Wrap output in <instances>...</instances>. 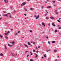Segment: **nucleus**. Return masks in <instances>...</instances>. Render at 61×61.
<instances>
[{
  "label": "nucleus",
  "instance_id": "f257e3e1",
  "mask_svg": "<svg viewBox=\"0 0 61 61\" xmlns=\"http://www.w3.org/2000/svg\"><path fill=\"white\" fill-rule=\"evenodd\" d=\"M34 16L35 17H36V19H37L39 17V15H38L37 16V15H34Z\"/></svg>",
  "mask_w": 61,
  "mask_h": 61
},
{
  "label": "nucleus",
  "instance_id": "f03ea898",
  "mask_svg": "<svg viewBox=\"0 0 61 61\" xmlns=\"http://www.w3.org/2000/svg\"><path fill=\"white\" fill-rule=\"evenodd\" d=\"M7 15H9V17L10 18H12V17H11V14L10 13H8L7 14Z\"/></svg>",
  "mask_w": 61,
  "mask_h": 61
},
{
  "label": "nucleus",
  "instance_id": "7ed1b4c3",
  "mask_svg": "<svg viewBox=\"0 0 61 61\" xmlns=\"http://www.w3.org/2000/svg\"><path fill=\"white\" fill-rule=\"evenodd\" d=\"M25 2L23 3L21 5V6L22 5H25Z\"/></svg>",
  "mask_w": 61,
  "mask_h": 61
},
{
  "label": "nucleus",
  "instance_id": "20e7f679",
  "mask_svg": "<svg viewBox=\"0 0 61 61\" xmlns=\"http://www.w3.org/2000/svg\"><path fill=\"white\" fill-rule=\"evenodd\" d=\"M42 25H43L44 27L45 26V23H44V22H42Z\"/></svg>",
  "mask_w": 61,
  "mask_h": 61
},
{
  "label": "nucleus",
  "instance_id": "39448f33",
  "mask_svg": "<svg viewBox=\"0 0 61 61\" xmlns=\"http://www.w3.org/2000/svg\"><path fill=\"white\" fill-rule=\"evenodd\" d=\"M4 1L6 3H8V0H4Z\"/></svg>",
  "mask_w": 61,
  "mask_h": 61
},
{
  "label": "nucleus",
  "instance_id": "423d86ee",
  "mask_svg": "<svg viewBox=\"0 0 61 61\" xmlns=\"http://www.w3.org/2000/svg\"><path fill=\"white\" fill-rule=\"evenodd\" d=\"M52 25L53 26H56V25L53 23H52Z\"/></svg>",
  "mask_w": 61,
  "mask_h": 61
},
{
  "label": "nucleus",
  "instance_id": "0eeeda50",
  "mask_svg": "<svg viewBox=\"0 0 61 61\" xmlns=\"http://www.w3.org/2000/svg\"><path fill=\"white\" fill-rule=\"evenodd\" d=\"M3 16H7V17H8V16L7 15V14H4V15H3Z\"/></svg>",
  "mask_w": 61,
  "mask_h": 61
},
{
  "label": "nucleus",
  "instance_id": "6e6552de",
  "mask_svg": "<svg viewBox=\"0 0 61 61\" xmlns=\"http://www.w3.org/2000/svg\"><path fill=\"white\" fill-rule=\"evenodd\" d=\"M57 11V10H55V12H56V14H58V12H56Z\"/></svg>",
  "mask_w": 61,
  "mask_h": 61
},
{
  "label": "nucleus",
  "instance_id": "1a4fd4ad",
  "mask_svg": "<svg viewBox=\"0 0 61 61\" xmlns=\"http://www.w3.org/2000/svg\"><path fill=\"white\" fill-rule=\"evenodd\" d=\"M10 43L12 44H15V41L11 42Z\"/></svg>",
  "mask_w": 61,
  "mask_h": 61
},
{
  "label": "nucleus",
  "instance_id": "9d476101",
  "mask_svg": "<svg viewBox=\"0 0 61 61\" xmlns=\"http://www.w3.org/2000/svg\"><path fill=\"white\" fill-rule=\"evenodd\" d=\"M50 18L51 19H54V18L52 17H51Z\"/></svg>",
  "mask_w": 61,
  "mask_h": 61
},
{
  "label": "nucleus",
  "instance_id": "9b49d317",
  "mask_svg": "<svg viewBox=\"0 0 61 61\" xmlns=\"http://www.w3.org/2000/svg\"><path fill=\"white\" fill-rule=\"evenodd\" d=\"M12 56H15V54L14 53H11Z\"/></svg>",
  "mask_w": 61,
  "mask_h": 61
},
{
  "label": "nucleus",
  "instance_id": "f8f14e48",
  "mask_svg": "<svg viewBox=\"0 0 61 61\" xmlns=\"http://www.w3.org/2000/svg\"><path fill=\"white\" fill-rule=\"evenodd\" d=\"M8 46H9L11 47L12 46L14 45H10L9 44H8Z\"/></svg>",
  "mask_w": 61,
  "mask_h": 61
},
{
  "label": "nucleus",
  "instance_id": "ddd939ff",
  "mask_svg": "<svg viewBox=\"0 0 61 61\" xmlns=\"http://www.w3.org/2000/svg\"><path fill=\"white\" fill-rule=\"evenodd\" d=\"M4 46L5 47V49H7V47H6V45H4Z\"/></svg>",
  "mask_w": 61,
  "mask_h": 61
},
{
  "label": "nucleus",
  "instance_id": "4468645a",
  "mask_svg": "<svg viewBox=\"0 0 61 61\" xmlns=\"http://www.w3.org/2000/svg\"><path fill=\"white\" fill-rule=\"evenodd\" d=\"M24 46H25L27 48H28V46H27V45H26V44H24Z\"/></svg>",
  "mask_w": 61,
  "mask_h": 61
},
{
  "label": "nucleus",
  "instance_id": "2eb2a0df",
  "mask_svg": "<svg viewBox=\"0 0 61 61\" xmlns=\"http://www.w3.org/2000/svg\"><path fill=\"white\" fill-rule=\"evenodd\" d=\"M24 10L25 11H27V10L26 9V8H25L24 9Z\"/></svg>",
  "mask_w": 61,
  "mask_h": 61
},
{
  "label": "nucleus",
  "instance_id": "dca6fc26",
  "mask_svg": "<svg viewBox=\"0 0 61 61\" xmlns=\"http://www.w3.org/2000/svg\"><path fill=\"white\" fill-rule=\"evenodd\" d=\"M51 7L50 6H49L47 7V8H51Z\"/></svg>",
  "mask_w": 61,
  "mask_h": 61
},
{
  "label": "nucleus",
  "instance_id": "f3484780",
  "mask_svg": "<svg viewBox=\"0 0 61 61\" xmlns=\"http://www.w3.org/2000/svg\"><path fill=\"white\" fill-rule=\"evenodd\" d=\"M56 51H57L56 50H54V52H55V53H56Z\"/></svg>",
  "mask_w": 61,
  "mask_h": 61
},
{
  "label": "nucleus",
  "instance_id": "a211bd4d",
  "mask_svg": "<svg viewBox=\"0 0 61 61\" xmlns=\"http://www.w3.org/2000/svg\"><path fill=\"white\" fill-rule=\"evenodd\" d=\"M0 56H3V54L1 53L0 55Z\"/></svg>",
  "mask_w": 61,
  "mask_h": 61
},
{
  "label": "nucleus",
  "instance_id": "6ab92c4d",
  "mask_svg": "<svg viewBox=\"0 0 61 61\" xmlns=\"http://www.w3.org/2000/svg\"><path fill=\"white\" fill-rule=\"evenodd\" d=\"M52 43H55V41H53L52 42Z\"/></svg>",
  "mask_w": 61,
  "mask_h": 61
},
{
  "label": "nucleus",
  "instance_id": "aec40b11",
  "mask_svg": "<svg viewBox=\"0 0 61 61\" xmlns=\"http://www.w3.org/2000/svg\"><path fill=\"white\" fill-rule=\"evenodd\" d=\"M57 30H55V33H56V32H57Z\"/></svg>",
  "mask_w": 61,
  "mask_h": 61
},
{
  "label": "nucleus",
  "instance_id": "412c9836",
  "mask_svg": "<svg viewBox=\"0 0 61 61\" xmlns=\"http://www.w3.org/2000/svg\"><path fill=\"white\" fill-rule=\"evenodd\" d=\"M0 37L1 38H2V37H3V36H2L1 35H0Z\"/></svg>",
  "mask_w": 61,
  "mask_h": 61
},
{
  "label": "nucleus",
  "instance_id": "4be33fe9",
  "mask_svg": "<svg viewBox=\"0 0 61 61\" xmlns=\"http://www.w3.org/2000/svg\"><path fill=\"white\" fill-rule=\"evenodd\" d=\"M37 56H38V55H37L36 54L35 56V57H37Z\"/></svg>",
  "mask_w": 61,
  "mask_h": 61
},
{
  "label": "nucleus",
  "instance_id": "5701e85b",
  "mask_svg": "<svg viewBox=\"0 0 61 61\" xmlns=\"http://www.w3.org/2000/svg\"><path fill=\"white\" fill-rule=\"evenodd\" d=\"M48 60L49 61H50V58H48Z\"/></svg>",
  "mask_w": 61,
  "mask_h": 61
},
{
  "label": "nucleus",
  "instance_id": "b1692460",
  "mask_svg": "<svg viewBox=\"0 0 61 61\" xmlns=\"http://www.w3.org/2000/svg\"><path fill=\"white\" fill-rule=\"evenodd\" d=\"M10 8L11 9H13V7H11Z\"/></svg>",
  "mask_w": 61,
  "mask_h": 61
},
{
  "label": "nucleus",
  "instance_id": "393cba45",
  "mask_svg": "<svg viewBox=\"0 0 61 61\" xmlns=\"http://www.w3.org/2000/svg\"><path fill=\"white\" fill-rule=\"evenodd\" d=\"M5 38H6V39H7L8 38V37L7 36H5Z\"/></svg>",
  "mask_w": 61,
  "mask_h": 61
},
{
  "label": "nucleus",
  "instance_id": "a878e982",
  "mask_svg": "<svg viewBox=\"0 0 61 61\" xmlns=\"http://www.w3.org/2000/svg\"><path fill=\"white\" fill-rule=\"evenodd\" d=\"M28 44L29 45H30V43L29 42H28Z\"/></svg>",
  "mask_w": 61,
  "mask_h": 61
},
{
  "label": "nucleus",
  "instance_id": "bb28decb",
  "mask_svg": "<svg viewBox=\"0 0 61 61\" xmlns=\"http://www.w3.org/2000/svg\"><path fill=\"white\" fill-rule=\"evenodd\" d=\"M44 57H46V54H45L44 55Z\"/></svg>",
  "mask_w": 61,
  "mask_h": 61
},
{
  "label": "nucleus",
  "instance_id": "cd10ccee",
  "mask_svg": "<svg viewBox=\"0 0 61 61\" xmlns=\"http://www.w3.org/2000/svg\"><path fill=\"white\" fill-rule=\"evenodd\" d=\"M10 33V31H8V32H7V34H8V33Z\"/></svg>",
  "mask_w": 61,
  "mask_h": 61
},
{
  "label": "nucleus",
  "instance_id": "c85d7f7f",
  "mask_svg": "<svg viewBox=\"0 0 61 61\" xmlns=\"http://www.w3.org/2000/svg\"><path fill=\"white\" fill-rule=\"evenodd\" d=\"M52 3H56V1H52Z\"/></svg>",
  "mask_w": 61,
  "mask_h": 61
},
{
  "label": "nucleus",
  "instance_id": "c756f323",
  "mask_svg": "<svg viewBox=\"0 0 61 61\" xmlns=\"http://www.w3.org/2000/svg\"><path fill=\"white\" fill-rule=\"evenodd\" d=\"M5 36H6V35H7V33H5Z\"/></svg>",
  "mask_w": 61,
  "mask_h": 61
},
{
  "label": "nucleus",
  "instance_id": "7c9ffc66",
  "mask_svg": "<svg viewBox=\"0 0 61 61\" xmlns=\"http://www.w3.org/2000/svg\"><path fill=\"white\" fill-rule=\"evenodd\" d=\"M33 52H35V50H33Z\"/></svg>",
  "mask_w": 61,
  "mask_h": 61
},
{
  "label": "nucleus",
  "instance_id": "2f4dec72",
  "mask_svg": "<svg viewBox=\"0 0 61 61\" xmlns=\"http://www.w3.org/2000/svg\"><path fill=\"white\" fill-rule=\"evenodd\" d=\"M36 52V53H38V52H39V51H37Z\"/></svg>",
  "mask_w": 61,
  "mask_h": 61
},
{
  "label": "nucleus",
  "instance_id": "473e14b6",
  "mask_svg": "<svg viewBox=\"0 0 61 61\" xmlns=\"http://www.w3.org/2000/svg\"><path fill=\"white\" fill-rule=\"evenodd\" d=\"M48 25H49V26H50V24H48Z\"/></svg>",
  "mask_w": 61,
  "mask_h": 61
},
{
  "label": "nucleus",
  "instance_id": "72a5a7b5",
  "mask_svg": "<svg viewBox=\"0 0 61 61\" xmlns=\"http://www.w3.org/2000/svg\"><path fill=\"white\" fill-rule=\"evenodd\" d=\"M28 51H26L25 52V54H26V52H28Z\"/></svg>",
  "mask_w": 61,
  "mask_h": 61
},
{
  "label": "nucleus",
  "instance_id": "f704fd0d",
  "mask_svg": "<svg viewBox=\"0 0 61 61\" xmlns=\"http://www.w3.org/2000/svg\"><path fill=\"white\" fill-rule=\"evenodd\" d=\"M57 21H58V22H60V21L59 20H57Z\"/></svg>",
  "mask_w": 61,
  "mask_h": 61
},
{
  "label": "nucleus",
  "instance_id": "c9c22d12",
  "mask_svg": "<svg viewBox=\"0 0 61 61\" xmlns=\"http://www.w3.org/2000/svg\"><path fill=\"white\" fill-rule=\"evenodd\" d=\"M33 61L32 59H31L30 60V61Z\"/></svg>",
  "mask_w": 61,
  "mask_h": 61
},
{
  "label": "nucleus",
  "instance_id": "e433bc0d",
  "mask_svg": "<svg viewBox=\"0 0 61 61\" xmlns=\"http://www.w3.org/2000/svg\"><path fill=\"white\" fill-rule=\"evenodd\" d=\"M33 44H34V45L35 44V42H33Z\"/></svg>",
  "mask_w": 61,
  "mask_h": 61
},
{
  "label": "nucleus",
  "instance_id": "4c0bfd02",
  "mask_svg": "<svg viewBox=\"0 0 61 61\" xmlns=\"http://www.w3.org/2000/svg\"><path fill=\"white\" fill-rule=\"evenodd\" d=\"M30 10H33V9L32 8H30Z\"/></svg>",
  "mask_w": 61,
  "mask_h": 61
},
{
  "label": "nucleus",
  "instance_id": "58836bf2",
  "mask_svg": "<svg viewBox=\"0 0 61 61\" xmlns=\"http://www.w3.org/2000/svg\"><path fill=\"white\" fill-rule=\"evenodd\" d=\"M2 18H0V20H2Z\"/></svg>",
  "mask_w": 61,
  "mask_h": 61
},
{
  "label": "nucleus",
  "instance_id": "ea45409f",
  "mask_svg": "<svg viewBox=\"0 0 61 61\" xmlns=\"http://www.w3.org/2000/svg\"><path fill=\"white\" fill-rule=\"evenodd\" d=\"M30 32H31H31H32V30H30Z\"/></svg>",
  "mask_w": 61,
  "mask_h": 61
},
{
  "label": "nucleus",
  "instance_id": "a19ab883",
  "mask_svg": "<svg viewBox=\"0 0 61 61\" xmlns=\"http://www.w3.org/2000/svg\"><path fill=\"white\" fill-rule=\"evenodd\" d=\"M3 13H6V12H4V11H3Z\"/></svg>",
  "mask_w": 61,
  "mask_h": 61
},
{
  "label": "nucleus",
  "instance_id": "79ce46f5",
  "mask_svg": "<svg viewBox=\"0 0 61 61\" xmlns=\"http://www.w3.org/2000/svg\"><path fill=\"white\" fill-rule=\"evenodd\" d=\"M48 51H49V50H47L46 52H48Z\"/></svg>",
  "mask_w": 61,
  "mask_h": 61
},
{
  "label": "nucleus",
  "instance_id": "37998d69",
  "mask_svg": "<svg viewBox=\"0 0 61 61\" xmlns=\"http://www.w3.org/2000/svg\"><path fill=\"white\" fill-rule=\"evenodd\" d=\"M41 8H42V9H43V6H42Z\"/></svg>",
  "mask_w": 61,
  "mask_h": 61
},
{
  "label": "nucleus",
  "instance_id": "c03bdc74",
  "mask_svg": "<svg viewBox=\"0 0 61 61\" xmlns=\"http://www.w3.org/2000/svg\"><path fill=\"white\" fill-rule=\"evenodd\" d=\"M47 15V14H45V16H46V15Z\"/></svg>",
  "mask_w": 61,
  "mask_h": 61
},
{
  "label": "nucleus",
  "instance_id": "a18cd8bd",
  "mask_svg": "<svg viewBox=\"0 0 61 61\" xmlns=\"http://www.w3.org/2000/svg\"><path fill=\"white\" fill-rule=\"evenodd\" d=\"M38 48H40V46H38Z\"/></svg>",
  "mask_w": 61,
  "mask_h": 61
},
{
  "label": "nucleus",
  "instance_id": "49530a36",
  "mask_svg": "<svg viewBox=\"0 0 61 61\" xmlns=\"http://www.w3.org/2000/svg\"><path fill=\"white\" fill-rule=\"evenodd\" d=\"M15 35H17V33H16L15 34Z\"/></svg>",
  "mask_w": 61,
  "mask_h": 61
},
{
  "label": "nucleus",
  "instance_id": "de8ad7c7",
  "mask_svg": "<svg viewBox=\"0 0 61 61\" xmlns=\"http://www.w3.org/2000/svg\"><path fill=\"white\" fill-rule=\"evenodd\" d=\"M46 19H48L49 18H46Z\"/></svg>",
  "mask_w": 61,
  "mask_h": 61
},
{
  "label": "nucleus",
  "instance_id": "09e8293b",
  "mask_svg": "<svg viewBox=\"0 0 61 61\" xmlns=\"http://www.w3.org/2000/svg\"><path fill=\"white\" fill-rule=\"evenodd\" d=\"M46 37L47 39L48 38V36H46Z\"/></svg>",
  "mask_w": 61,
  "mask_h": 61
},
{
  "label": "nucleus",
  "instance_id": "8fccbe9b",
  "mask_svg": "<svg viewBox=\"0 0 61 61\" xmlns=\"http://www.w3.org/2000/svg\"><path fill=\"white\" fill-rule=\"evenodd\" d=\"M59 29H61V27H59Z\"/></svg>",
  "mask_w": 61,
  "mask_h": 61
},
{
  "label": "nucleus",
  "instance_id": "3c124183",
  "mask_svg": "<svg viewBox=\"0 0 61 61\" xmlns=\"http://www.w3.org/2000/svg\"><path fill=\"white\" fill-rule=\"evenodd\" d=\"M20 31H18V33H20Z\"/></svg>",
  "mask_w": 61,
  "mask_h": 61
},
{
  "label": "nucleus",
  "instance_id": "603ef678",
  "mask_svg": "<svg viewBox=\"0 0 61 61\" xmlns=\"http://www.w3.org/2000/svg\"><path fill=\"white\" fill-rule=\"evenodd\" d=\"M30 45L31 46H32V45L30 44Z\"/></svg>",
  "mask_w": 61,
  "mask_h": 61
},
{
  "label": "nucleus",
  "instance_id": "864d4df0",
  "mask_svg": "<svg viewBox=\"0 0 61 61\" xmlns=\"http://www.w3.org/2000/svg\"><path fill=\"white\" fill-rule=\"evenodd\" d=\"M39 25H40V26H42V25H41V24H40Z\"/></svg>",
  "mask_w": 61,
  "mask_h": 61
},
{
  "label": "nucleus",
  "instance_id": "5fc2aeb1",
  "mask_svg": "<svg viewBox=\"0 0 61 61\" xmlns=\"http://www.w3.org/2000/svg\"><path fill=\"white\" fill-rule=\"evenodd\" d=\"M16 56H17V53H16V54L15 55Z\"/></svg>",
  "mask_w": 61,
  "mask_h": 61
},
{
  "label": "nucleus",
  "instance_id": "6e6d98bb",
  "mask_svg": "<svg viewBox=\"0 0 61 61\" xmlns=\"http://www.w3.org/2000/svg\"><path fill=\"white\" fill-rule=\"evenodd\" d=\"M24 15H25V16H26V15L25 14H24Z\"/></svg>",
  "mask_w": 61,
  "mask_h": 61
},
{
  "label": "nucleus",
  "instance_id": "4d7b16f0",
  "mask_svg": "<svg viewBox=\"0 0 61 61\" xmlns=\"http://www.w3.org/2000/svg\"><path fill=\"white\" fill-rule=\"evenodd\" d=\"M50 42V41H48V43H49V44H50V42Z\"/></svg>",
  "mask_w": 61,
  "mask_h": 61
},
{
  "label": "nucleus",
  "instance_id": "13d9d810",
  "mask_svg": "<svg viewBox=\"0 0 61 61\" xmlns=\"http://www.w3.org/2000/svg\"><path fill=\"white\" fill-rule=\"evenodd\" d=\"M33 55V54H32V53H31V54H30V55Z\"/></svg>",
  "mask_w": 61,
  "mask_h": 61
},
{
  "label": "nucleus",
  "instance_id": "bf43d9fd",
  "mask_svg": "<svg viewBox=\"0 0 61 61\" xmlns=\"http://www.w3.org/2000/svg\"><path fill=\"white\" fill-rule=\"evenodd\" d=\"M29 56V55H28L27 56V57H28V56Z\"/></svg>",
  "mask_w": 61,
  "mask_h": 61
},
{
  "label": "nucleus",
  "instance_id": "052dcab7",
  "mask_svg": "<svg viewBox=\"0 0 61 61\" xmlns=\"http://www.w3.org/2000/svg\"><path fill=\"white\" fill-rule=\"evenodd\" d=\"M11 30V31H12V30H13V29H11V30Z\"/></svg>",
  "mask_w": 61,
  "mask_h": 61
},
{
  "label": "nucleus",
  "instance_id": "680f3d73",
  "mask_svg": "<svg viewBox=\"0 0 61 61\" xmlns=\"http://www.w3.org/2000/svg\"><path fill=\"white\" fill-rule=\"evenodd\" d=\"M42 59L44 58V57H42Z\"/></svg>",
  "mask_w": 61,
  "mask_h": 61
},
{
  "label": "nucleus",
  "instance_id": "e2e57ef3",
  "mask_svg": "<svg viewBox=\"0 0 61 61\" xmlns=\"http://www.w3.org/2000/svg\"><path fill=\"white\" fill-rule=\"evenodd\" d=\"M59 34L60 35H61V33H59Z\"/></svg>",
  "mask_w": 61,
  "mask_h": 61
},
{
  "label": "nucleus",
  "instance_id": "0e129e2a",
  "mask_svg": "<svg viewBox=\"0 0 61 61\" xmlns=\"http://www.w3.org/2000/svg\"><path fill=\"white\" fill-rule=\"evenodd\" d=\"M36 49H38V48H37V47H36Z\"/></svg>",
  "mask_w": 61,
  "mask_h": 61
},
{
  "label": "nucleus",
  "instance_id": "69168bd1",
  "mask_svg": "<svg viewBox=\"0 0 61 61\" xmlns=\"http://www.w3.org/2000/svg\"><path fill=\"white\" fill-rule=\"evenodd\" d=\"M27 1H30V0H27Z\"/></svg>",
  "mask_w": 61,
  "mask_h": 61
},
{
  "label": "nucleus",
  "instance_id": "338daca9",
  "mask_svg": "<svg viewBox=\"0 0 61 61\" xmlns=\"http://www.w3.org/2000/svg\"><path fill=\"white\" fill-rule=\"evenodd\" d=\"M59 20H60V19H61V18H59Z\"/></svg>",
  "mask_w": 61,
  "mask_h": 61
},
{
  "label": "nucleus",
  "instance_id": "774afa93",
  "mask_svg": "<svg viewBox=\"0 0 61 61\" xmlns=\"http://www.w3.org/2000/svg\"><path fill=\"white\" fill-rule=\"evenodd\" d=\"M33 42L31 41V43H33Z\"/></svg>",
  "mask_w": 61,
  "mask_h": 61
}]
</instances>
